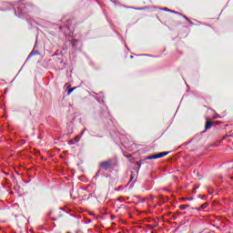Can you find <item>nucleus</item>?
Returning a JSON list of instances; mask_svg holds the SVG:
<instances>
[{"label": "nucleus", "mask_w": 233, "mask_h": 233, "mask_svg": "<svg viewBox=\"0 0 233 233\" xmlns=\"http://www.w3.org/2000/svg\"><path fill=\"white\" fill-rule=\"evenodd\" d=\"M15 79L11 80V83H14Z\"/></svg>", "instance_id": "nucleus-36"}, {"label": "nucleus", "mask_w": 233, "mask_h": 233, "mask_svg": "<svg viewBox=\"0 0 233 233\" xmlns=\"http://www.w3.org/2000/svg\"><path fill=\"white\" fill-rule=\"evenodd\" d=\"M96 101H98V103H100L99 98H96Z\"/></svg>", "instance_id": "nucleus-34"}, {"label": "nucleus", "mask_w": 233, "mask_h": 233, "mask_svg": "<svg viewBox=\"0 0 233 233\" xmlns=\"http://www.w3.org/2000/svg\"><path fill=\"white\" fill-rule=\"evenodd\" d=\"M208 207V203H204L200 206V208H207Z\"/></svg>", "instance_id": "nucleus-13"}, {"label": "nucleus", "mask_w": 233, "mask_h": 233, "mask_svg": "<svg viewBox=\"0 0 233 233\" xmlns=\"http://www.w3.org/2000/svg\"><path fill=\"white\" fill-rule=\"evenodd\" d=\"M162 10H163L164 12H171V10L168 9L167 7H164V8H162Z\"/></svg>", "instance_id": "nucleus-19"}, {"label": "nucleus", "mask_w": 233, "mask_h": 233, "mask_svg": "<svg viewBox=\"0 0 233 233\" xmlns=\"http://www.w3.org/2000/svg\"><path fill=\"white\" fill-rule=\"evenodd\" d=\"M99 172H101V169H99L96 174L94 177V179H97V177H99Z\"/></svg>", "instance_id": "nucleus-14"}, {"label": "nucleus", "mask_w": 233, "mask_h": 233, "mask_svg": "<svg viewBox=\"0 0 233 233\" xmlns=\"http://www.w3.org/2000/svg\"><path fill=\"white\" fill-rule=\"evenodd\" d=\"M92 220H88V223H91Z\"/></svg>", "instance_id": "nucleus-38"}, {"label": "nucleus", "mask_w": 233, "mask_h": 233, "mask_svg": "<svg viewBox=\"0 0 233 233\" xmlns=\"http://www.w3.org/2000/svg\"><path fill=\"white\" fill-rule=\"evenodd\" d=\"M144 201H145V199H142V200H141V203H144Z\"/></svg>", "instance_id": "nucleus-35"}, {"label": "nucleus", "mask_w": 233, "mask_h": 233, "mask_svg": "<svg viewBox=\"0 0 233 233\" xmlns=\"http://www.w3.org/2000/svg\"><path fill=\"white\" fill-rule=\"evenodd\" d=\"M130 59H134V56H130Z\"/></svg>", "instance_id": "nucleus-32"}, {"label": "nucleus", "mask_w": 233, "mask_h": 233, "mask_svg": "<svg viewBox=\"0 0 233 233\" xmlns=\"http://www.w3.org/2000/svg\"><path fill=\"white\" fill-rule=\"evenodd\" d=\"M51 219H52V221H57V218H52Z\"/></svg>", "instance_id": "nucleus-28"}, {"label": "nucleus", "mask_w": 233, "mask_h": 233, "mask_svg": "<svg viewBox=\"0 0 233 233\" xmlns=\"http://www.w3.org/2000/svg\"><path fill=\"white\" fill-rule=\"evenodd\" d=\"M67 233H70V232H67Z\"/></svg>", "instance_id": "nucleus-42"}, {"label": "nucleus", "mask_w": 233, "mask_h": 233, "mask_svg": "<svg viewBox=\"0 0 233 233\" xmlns=\"http://www.w3.org/2000/svg\"><path fill=\"white\" fill-rule=\"evenodd\" d=\"M189 207H190V205H188V204L180 205V209L181 210H187V208H188Z\"/></svg>", "instance_id": "nucleus-7"}, {"label": "nucleus", "mask_w": 233, "mask_h": 233, "mask_svg": "<svg viewBox=\"0 0 233 233\" xmlns=\"http://www.w3.org/2000/svg\"><path fill=\"white\" fill-rule=\"evenodd\" d=\"M134 10H143V8H141V7H136V8H134Z\"/></svg>", "instance_id": "nucleus-23"}, {"label": "nucleus", "mask_w": 233, "mask_h": 233, "mask_svg": "<svg viewBox=\"0 0 233 233\" xmlns=\"http://www.w3.org/2000/svg\"><path fill=\"white\" fill-rule=\"evenodd\" d=\"M80 139H81V138H79V137H76V138H75V143H79Z\"/></svg>", "instance_id": "nucleus-22"}, {"label": "nucleus", "mask_w": 233, "mask_h": 233, "mask_svg": "<svg viewBox=\"0 0 233 233\" xmlns=\"http://www.w3.org/2000/svg\"><path fill=\"white\" fill-rule=\"evenodd\" d=\"M190 143H193L192 139H191L190 141H188V142L183 143V144L179 147V148H181V147H188V145H190Z\"/></svg>", "instance_id": "nucleus-8"}, {"label": "nucleus", "mask_w": 233, "mask_h": 233, "mask_svg": "<svg viewBox=\"0 0 233 233\" xmlns=\"http://www.w3.org/2000/svg\"><path fill=\"white\" fill-rule=\"evenodd\" d=\"M146 159H157V158L156 154H155V155H151V156L147 157Z\"/></svg>", "instance_id": "nucleus-10"}, {"label": "nucleus", "mask_w": 233, "mask_h": 233, "mask_svg": "<svg viewBox=\"0 0 233 233\" xmlns=\"http://www.w3.org/2000/svg\"><path fill=\"white\" fill-rule=\"evenodd\" d=\"M137 56L152 57V56H150V55H146V54H144V55H137Z\"/></svg>", "instance_id": "nucleus-21"}, {"label": "nucleus", "mask_w": 233, "mask_h": 233, "mask_svg": "<svg viewBox=\"0 0 233 233\" xmlns=\"http://www.w3.org/2000/svg\"><path fill=\"white\" fill-rule=\"evenodd\" d=\"M157 227V224L155 225H147V228H149L150 230H152L153 228H156Z\"/></svg>", "instance_id": "nucleus-11"}, {"label": "nucleus", "mask_w": 233, "mask_h": 233, "mask_svg": "<svg viewBox=\"0 0 233 233\" xmlns=\"http://www.w3.org/2000/svg\"><path fill=\"white\" fill-rule=\"evenodd\" d=\"M6 92H8V89H5V94H6Z\"/></svg>", "instance_id": "nucleus-29"}, {"label": "nucleus", "mask_w": 233, "mask_h": 233, "mask_svg": "<svg viewBox=\"0 0 233 233\" xmlns=\"http://www.w3.org/2000/svg\"><path fill=\"white\" fill-rule=\"evenodd\" d=\"M202 137H203V133L200 132V133L195 135V137L193 138H191V141H193L194 145L196 146V145H198V143H199L201 141Z\"/></svg>", "instance_id": "nucleus-2"}, {"label": "nucleus", "mask_w": 233, "mask_h": 233, "mask_svg": "<svg viewBox=\"0 0 233 233\" xmlns=\"http://www.w3.org/2000/svg\"><path fill=\"white\" fill-rule=\"evenodd\" d=\"M184 19H186V21H188V17L187 15H183Z\"/></svg>", "instance_id": "nucleus-25"}, {"label": "nucleus", "mask_w": 233, "mask_h": 233, "mask_svg": "<svg viewBox=\"0 0 233 233\" xmlns=\"http://www.w3.org/2000/svg\"><path fill=\"white\" fill-rule=\"evenodd\" d=\"M99 170H108L112 167V158H108L106 161H102L98 164Z\"/></svg>", "instance_id": "nucleus-1"}, {"label": "nucleus", "mask_w": 233, "mask_h": 233, "mask_svg": "<svg viewBox=\"0 0 233 233\" xmlns=\"http://www.w3.org/2000/svg\"><path fill=\"white\" fill-rule=\"evenodd\" d=\"M85 130H86V128H85V129L82 131V134H85Z\"/></svg>", "instance_id": "nucleus-30"}, {"label": "nucleus", "mask_w": 233, "mask_h": 233, "mask_svg": "<svg viewBox=\"0 0 233 233\" xmlns=\"http://www.w3.org/2000/svg\"><path fill=\"white\" fill-rule=\"evenodd\" d=\"M198 198H199L200 199H205V197H201V195H198Z\"/></svg>", "instance_id": "nucleus-27"}, {"label": "nucleus", "mask_w": 233, "mask_h": 233, "mask_svg": "<svg viewBox=\"0 0 233 233\" xmlns=\"http://www.w3.org/2000/svg\"><path fill=\"white\" fill-rule=\"evenodd\" d=\"M85 130H86V128H85V129L82 131V134H85Z\"/></svg>", "instance_id": "nucleus-31"}, {"label": "nucleus", "mask_w": 233, "mask_h": 233, "mask_svg": "<svg viewBox=\"0 0 233 233\" xmlns=\"http://www.w3.org/2000/svg\"><path fill=\"white\" fill-rule=\"evenodd\" d=\"M18 10H21V7H18Z\"/></svg>", "instance_id": "nucleus-39"}, {"label": "nucleus", "mask_w": 233, "mask_h": 233, "mask_svg": "<svg viewBox=\"0 0 233 233\" xmlns=\"http://www.w3.org/2000/svg\"><path fill=\"white\" fill-rule=\"evenodd\" d=\"M68 145H76V140H69Z\"/></svg>", "instance_id": "nucleus-18"}, {"label": "nucleus", "mask_w": 233, "mask_h": 233, "mask_svg": "<svg viewBox=\"0 0 233 233\" xmlns=\"http://www.w3.org/2000/svg\"><path fill=\"white\" fill-rule=\"evenodd\" d=\"M77 45H79V40L78 39H74L71 42V46H73V48L76 50V48H77Z\"/></svg>", "instance_id": "nucleus-5"}, {"label": "nucleus", "mask_w": 233, "mask_h": 233, "mask_svg": "<svg viewBox=\"0 0 233 233\" xmlns=\"http://www.w3.org/2000/svg\"><path fill=\"white\" fill-rule=\"evenodd\" d=\"M132 179H134V174H131L130 176V181H132Z\"/></svg>", "instance_id": "nucleus-24"}, {"label": "nucleus", "mask_w": 233, "mask_h": 233, "mask_svg": "<svg viewBox=\"0 0 233 233\" xmlns=\"http://www.w3.org/2000/svg\"><path fill=\"white\" fill-rule=\"evenodd\" d=\"M190 210H198L199 212L201 211V208H190Z\"/></svg>", "instance_id": "nucleus-15"}, {"label": "nucleus", "mask_w": 233, "mask_h": 233, "mask_svg": "<svg viewBox=\"0 0 233 233\" xmlns=\"http://www.w3.org/2000/svg\"><path fill=\"white\" fill-rule=\"evenodd\" d=\"M157 159H161V157H163V154L160 152V153H157V154H155Z\"/></svg>", "instance_id": "nucleus-9"}, {"label": "nucleus", "mask_w": 233, "mask_h": 233, "mask_svg": "<svg viewBox=\"0 0 233 233\" xmlns=\"http://www.w3.org/2000/svg\"><path fill=\"white\" fill-rule=\"evenodd\" d=\"M186 201H194V197L187 198Z\"/></svg>", "instance_id": "nucleus-17"}, {"label": "nucleus", "mask_w": 233, "mask_h": 233, "mask_svg": "<svg viewBox=\"0 0 233 233\" xmlns=\"http://www.w3.org/2000/svg\"><path fill=\"white\" fill-rule=\"evenodd\" d=\"M162 153V157H165V156H168V154H170L169 151H165V152H161Z\"/></svg>", "instance_id": "nucleus-12"}, {"label": "nucleus", "mask_w": 233, "mask_h": 233, "mask_svg": "<svg viewBox=\"0 0 233 233\" xmlns=\"http://www.w3.org/2000/svg\"><path fill=\"white\" fill-rule=\"evenodd\" d=\"M108 111H106L104 114H103V116H104V117H108Z\"/></svg>", "instance_id": "nucleus-20"}, {"label": "nucleus", "mask_w": 233, "mask_h": 233, "mask_svg": "<svg viewBox=\"0 0 233 233\" xmlns=\"http://www.w3.org/2000/svg\"><path fill=\"white\" fill-rule=\"evenodd\" d=\"M137 165H139V162H137Z\"/></svg>", "instance_id": "nucleus-40"}, {"label": "nucleus", "mask_w": 233, "mask_h": 233, "mask_svg": "<svg viewBox=\"0 0 233 233\" xmlns=\"http://www.w3.org/2000/svg\"><path fill=\"white\" fill-rule=\"evenodd\" d=\"M79 88V86H75V87H72L70 89H68L67 91V96H70V94H72V92H74V90Z\"/></svg>", "instance_id": "nucleus-6"}, {"label": "nucleus", "mask_w": 233, "mask_h": 233, "mask_svg": "<svg viewBox=\"0 0 233 233\" xmlns=\"http://www.w3.org/2000/svg\"><path fill=\"white\" fill-rule=\"evenodd\" d=\"M112 2H114V0H111Z\"/></svg>", "instance_id": "nucleus-41"}, {"label": "nucleus", "mask_w": 233, "mask_h": 233, "mask_svg": "<svg viewBox=\"0 0 233 233\" xmlns=\"http://www.w3.org/2000/svg\"><path fill=\"white\" fill-rule=\"evenodd\" d=\"M193 190H198V187H194Z\"/></svg>", "instance_id": "nucleus-33"}, {"label": "nucleus", "mask_w": 233, "mask_h": 233, "mask_svg": "<svg viewBox=\"0 0 233 233\" xmlns=\"http://www.w3.org/2000/svg\"><path fill=\"white\" fill-rule=\"evenodd\" d=\"M52 214V211L49 212V216Z\"/></svg>", "instance_id": "nucleus-37"}, {"label": "nucleus", "mask_w": 233, "mask_h": 233, "mask_svg": "<svg viewBox=\"0 0 233 233\" xmlns=\"http://www.w3.org/2000/svg\"><path fill=\"white\" fill-rule=\"evenodd\" d=\"M171 14H177V15H181V13L177 12V11H170Z\"/></svg>", "instance_id": "nucleus-16"}, {"label": "nucleus", "mask_w": 233, "mask_h": 233, "mask_svg": "<svg viewBox=\"0 0 233 233\" xmlns=\"http://www.w3.org/2000/svg\"><path fill=\"white\" fill-rule=\"evenodd\" d=\"M212 125H213L212 122L207 121L206 126H205V130L202 131V134H205V132H207V130H209V128H212Z\"/></svg>", "instance_id": "nucleus-4"}, {"label": "nucleus", "mask_w": 233, "mask_h": 233, "mask_svg": "<svg viewBox=\"0 0 233 233\" xmlns=\"http://www.w3.org/2000/svg\"><path fill=\"white\" fill-rule=\"evenodd\" d=\"M219 117H221L220 116H216L215 117H214V119H219Z\"/></svg>", "instance_id": "nucleus-26"}, {"label": "nucleus", "mask_w": 233, "mask_h": 233, "mask_svg": "<svg viewBox=\"0 0 233 233\" xmlns=\"http://www.w3.org/2000/svg\"><path fill=\"white\" fill-rule=\"evenodd\" d=\"M34 56H41V53L38 50H35V48H34L28 55L26 61L34 57Z\"/></svg>", "instance_id": "nucleus-3"}]
</instances>
